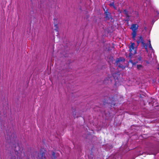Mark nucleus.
Masks as SVG:
<instances>
[{
    "label": "nucleus",
    "instance_id": "nucleus-1",
    "mask_svg": "<svg viewBox=\"0 0 159 159\" xmlns=\"http://www.w3.org/2000/svg\"><path fill=\"white\" fill-rule=\"evenodd\" d=\"M144 153L147 154L154 155L155 159H159V151L157 148L151 147L146 148Z\"/></svg>",
    "mask_w": 159,
    "mask_h": 159
},
{
    "label": "nucleus",
    "instance_id": "nucleus-2",
    "mask_svg": "<svg viewBox=\"0 0 159 159\" xmlns=\"http://www.w3.org/2000/svg\"><path fill=\"white\" fill-rule=\"evenodd\" d=\"M137 41L138 44L139 43H142V47L144 48L147 52H148V45L150 50L152 51V52L153 53H154V51L152 46L150 40H149L148 43H144L143 38L142 36H140L139 38V39L137 40Z\"/></svg>",
    "mask_w": 159,
    "mask_h": 159
},
{
    "label": "nucleus",
    "instance_id": "nucleus-3",
    "mask_svg": "<svg viewBox=\"0 0 159 159\" xmlns=\"http://www.w3.org/2000/svg\"><path fill=\"white\" fill-rule=\"evenodd\" d=\"M138 27L139 26L137 24H134L131 25L130 29L132 31V33L131 34L132 37L133 39H135V37L137 35V31Z\"/></svg>",
    "mask_w": 159,
    "mask_h": 159
},
{
    "label": "nucleus",
    "instance_id": "nucleus-4",
    "mask_svg": "<svg viewBox=\"0 0 159 159\" xmlns=\"http://www.w3.org/2000/svg\"><path fill=\"white\" fill-rule=\"evenodd\" d=\"M134 43H132L131 45L129 46V50L130 52V56L131 55H133L135 54L136 52V48L134 47Z\"/></svg>",
    "mask_w": 159,
    "mask_h": 159
},
{
    "label": "nucleus",
    "instance_id": "nucleus-5",
    "mask_svg": "<svg viewBox=\"0 0 159 159\" xmlns=\"http://www.w3.org/2000/svg\"><path fill=\"white\" fill-rule=\"evenodd\" d=\"M125 61L124 59H122V58H117L116 61V65H118V64L122 61Z\"/></svg>",
    "mask_w": 159,
    "mask_h": 159
},
{
    "label": "nucleus",
    "instance_id": "nucleus-6",
    "mask_svg": "<svg viewBox=\"0 0 159 159\" xmlns=\"http://www.w3.org/2000/svg\"><path fill=\"white\" fill-rule=\"evenodd\" d=\"M123 12L126 15V16L128 17V18L129 17V16H128V11L127 10L125 9L123 10ZM129 20V18L126 20V21H127L128 22V21Z\"/></svg>",
    "mask_w": 159,
    "mask_h": 159
},
{
    "label": "nucleus",
    "instance_id": "nucleus-7",
    "mask_svg": "<svg viewBox=\"0 0 159 159\" xmlns=\"http://www.w3.org/2000/svg\"><path fill=\"white\" fill-rule=\"evenodd\" d=\"M19 146H18L17 147H16V149H15V151L17 152L18 153H20V152H21V151L20 149H18V150L17 149V148L18 149H19Z\"/></svg>",
    "mask_w": 159,
    "mask_h": 159
},
{
    "label": "nucleus",
    "instance_id": "nucleus-8",
    "mask_svg": "<svg viewBox=\"0 0 159 159\" xmlns=\"http://www.w3.org/2000/svg\"><path fill=\"white\" fill-rule=\"evenodd\" d=\"M105 14L106 16V17L107 18H109L110 16V14L108 12L105 11Z\"/></svg>",
    "mask_w": 159,
    "mask_h": 159
},
{
    "label": "nucleus",
    "instance_id": "nucleus-9",
    "mask_svg": "<svg viewBox=\"0 0 159 159\" xmlns=\"http://www.w3.org/2000/svg\"><path fill=\"white\" fill-rule=\"evenodd\" d=\"M105 14L106 16V17L107 18H109L110 16V14L108 12L105 11Z\"/></svg>",
    "mask_w": 159,
    "mask_h": 159
},
{
    "label": "nucleus",
    "instance_id": "nucleus-10",
    "mask_svg": "<svg viewBox=\"0 0 159 159\" xmlns=\"http://www.w3.org/2000/svg\"><path fill=\"white\" fill-rule=\"evenodd\" d=\"M110 6H112L115 9H116L117 8L116 7L115 5H114V2H112L110 4Z\"/></svg>",
    "mask_w": 159,
    "mask_h": 159
},
{
    "label": "nucleus",
    "instance_id": "nucleus-11",
    "mask_svg": "<svg viewBox=\"0 0 159 159\" xmlns=\"http://www.w3.org/2000/svg\"><path fill=\"white\" fill-rule=\"evenodd\" d=\"M148 3V4L147 5H150L151 4L150 0H146V3Z\"/></svg>",
    "mask_w": 159,
    "mask_h": 159
},
{
    "label": "nucleus",
    "instance_id": "nucleus-12",
    "mask_svg": "<svg viewBox=\"0 0 159 159\" xmlns=\"http://www.w3.org/2000/svg\"><path fill=\"white\" fill-rule=\"evenodd\" d=\"M137 66L138 69H141L142 68V66L141 65H137Z\"/></svg>",
    "mask_w": 159,
    "mask_h": 159
},
{
    "label": "nucleus",
    "instance_id": "nucleus-13",
    "mask_svg": "<svg viewBox=\"0 0 159 159\" xmlns=\"http://www.w3.org/2000/svg\"><path fill=\"white\" fill-rule=\"evenodd\" d=\"M52 155L54 157H55V153L54 152H52Z\"/></svg>",
    "mask_w": 159,
    "mask_h": 159
},
{
    "label": "nucleus",
    "instance_id": "nucleus-14",
    "mask_svg": "<svg viewBox=\"0 0 159 159\" xmlns=\"http://www.w3.org/2000/svg\"><path fill=\"white\" fill-rule=\"evenodd\" d=\"M119 67L120 68H124V67L123 66L119 65Z\"/></svg>",
    "mask_w": 159,
    "mask_h": 159
},
{
    "label": "nucleus",
    "instance_id": "nucleus-15",
    "mask_svg": "<svg viewBox=\"0 0 159 159\" xmlns=\"http://www.w3.org/2000/svg\"><path fill=\"white\" fill-rule=\"evenodd\" d=\"M147 27H144V29H145V30H147Z\"/></svg>",
    "mask_w": 159,
    "mask_h": 159
},
{
    "label": "nucleus",
    "instance_id": "nucleus-16",
    "mask_svg": "<svg viewBox=\"0 0 159 159\" xmlns=\"http://www.w3.org/2000/svg\"><path fill=\"white\" fill-rule=\"evenodd\" d=\"M143 154V152H142V153H140V155H142V154Z\"/></svg>",
    "mask_w": 159,
    "mask_h": 159
},
{
    "label": "nucleus",
    "instance_id": "nucleus-17",
    "mask_svg": "<svg viewBox=\"0 0 159 159\" xmlns=\"http://www.w3.org/2000/svg\"><path fill=\"white\" fill-rule=\"evenodd\" d=\"M158 69L159 70V67L158 68Z\"/></svg>",
    "mask_w": 159,
    "mask_h": 159
}]
</instances>
